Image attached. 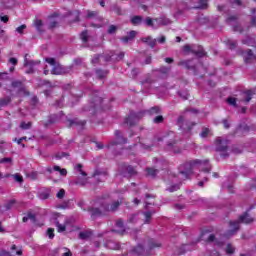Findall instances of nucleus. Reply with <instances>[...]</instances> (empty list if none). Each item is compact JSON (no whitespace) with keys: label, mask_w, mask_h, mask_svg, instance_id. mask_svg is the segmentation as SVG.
<instances>
[{"label":"nucleus","mask_w":256,"mask_h":256,"mask_svg":"<svg viewBox=\"0 0 256 256\" xmlns=\"http://www.w3.org/2000/svg\"><path fill=\"white\" fill-rule=\"evenodd\" d=\"M55 253H56L55 256H73V253H71V250L65 247L56 249Z\"/></svg>","instance_id":"16"},{"label":"nucleus","mask_w":256,"mask_h":256,"mask_svg":"<svg viewBox=\"0 0 256 256\" xmlns=\"http://www.w3.org/2000/svg\"><path fill=\"white\" fill-rule=\"evenodd\" d=\"M11 103V98L10 97H5L0 100V109L1 107H7L8 104Z\"/></svg>","instance_id":"30"},{"label":"nucleus","mask_w":256,"mask_h":256,"mask_svg":"<svg viewBox=\"0 0 256 256\" xmlns=\"http://www.w3.org/2000/svg\"><path fill=\"white\" fill-rule=\"evenodd\" d=\"M136 36L137 32L135 30H132L128 33L127 36L122 37L121 41H123L124 43H129V41H133V39H135Z\"/></svg>","instance_id":"17"},{"label":"nucleus","mask_w":256,"mask_h":256,"mask_svg":"<svg viewBox=\"0 0 256 256\" xmlns=\"http://www.w3.org/2000/svg\"><path fill=\"white\" fill-rule=\"evenodd\" d=\"M209 0H199V9H205Z\"/></svg>","instance_id":"51"},{"label":"nucleus","mask_w":256,"mask_h":256,"mask_svg":"<svg viewBox=\"0 0 256 256\" xmlns=\"http://www.w3.org/2000/svg\"><path fill=\"white\" fill-rule=\"evenodd\" d=\"M13 179L16 181V183H23V176L21 174H14L12 175Z\"/></svg>","instance_id":"40"},{"label":"nucleus","mask_w":256,"mask_h":256,"mask_svg":"<svg viewBox=\"0 0 256 256\" xmlns=\"http://www.w3.org/2000/svg\"><path fill=\"white\" fill-rule=\"evenodd\" d=\"M226 45H228L229 49H235L237 47V41L228 39L226 40Z\"/></svg>","instance_id":"33"},{"label":"nucleus","mask_w":256,"mask_h":256,"mask_svg":"<svg viewBox=\"0 0 256 256\" xmlns=\"http://www.w3.org/2000/svg\"><path fill=\"white\" fill-rule=\"evenodd\" d=\"M32 221V223H36L37 219L35 217V214L28 213L26 216L23 217L22 221L23 223H27V221Z\"/></svg>","instance_id":"23"},{"label":"nucleus","mask_w":256,"mask_h":256,"mask_svg":"<svg viewBox=\"0 0 256 256\" xmlns=\"http://www.w3.org/2000/svg\"><path fill=\"white\" fill-rule=\"evenodd\" d=\"M20 127L24 130H27V129H31V122H28V123H25V122H21L20 123Z\"/></svg>","instance_id":"48"},{"label":"nucleus","mask_w":256,"mask_h":256,"mask_svg":"<svg viewBox=\"0 0 256 256\" xmlns=\"http://www.w3.org/2000/svg\"><path fill=\"white\" fill-rule=\"evenodd\" d=\"M102 58L105 61V58L108 57V54L103 56V55H95L94 58L92 59V63H99V58Z\"/></svg>","instance_id":"42"},{"label":"nucleus","mask_w":256,"mask_h":256,"mask_svg":"<svg viewBox=\"0 0 256 256\" xmlns=\"http://www.w3.org/2000/svg\"><path fill=\"white\" fill-rule=\"evenodd\" d=\"M216 151L220 153V156L226 159L229 157V153H227V142H220L216 146Z\"/></svg>","instance_id":"12"},{"label":"nucleus","mask_w":256,"mask_h":256,"mask_svg":"<svg viewBox=\"0 0 256 256\" xmlns=\"http://www.w3.org/2000/svg\"><path fill=\"white\" fill-rule=\"evenodd\" d=\"M27 57H29V54H26L24 57V67H27L26 73H35V67H37V65H41V61L30 60Z\"/></svg>","instance_id":"7"},{"label":"nucleus","mask_w":256,"mask_h":256,"mask_svg":"<svg viewBox=\"0 0 256 256\" xmlns=\"http://www.w3.org/2000/svg\"><path fill=\"white\" fill-rule=\"evenodd\" d=\"M200 137L205 139V137H209V129L208 128H203L202 132L200 133Z\"/></svg>","instance_id":"46"},{"label":"nucleus","mask_w":256,"mask_h":256,"mask_svg":"<svg viewBox=\"0 0 256 256\" xmlns=\"http://www.w3.org/2000/svg\"><path fill=\"white\" fill-rule=\"evenodd\" d=\"M147 113H149V115H159V113H161V108H159L158 106H154L150 108Z\"/></svg>","instance_id":"28"},{"label":"nucleus","mask_w":256,"mask_h":256,"mask_svg":"<svg viewBox=\"0 0 256 256\" xmlns=\"http://www.w3.org/2000/svg\"><path fill=\"white\" fill-rule=\"evenodd\" d=\"M9 147H11V144L1 141L0 142V151L1 153H5V149H9Z\"/></svg>","instance_id":"32"},{"label":"nucleus","mask_w":256,"mask_h":256,"mask_svg":"<svg viewBox=\"0 0 256 256\" xmlns=\"http://www.w3.org/2000/svg\"><path fill=\"white\" fill-rule=\"evenodd\" d=\"M143 43H147V45H149L151 47V49H153L155 47V45H157V39H153L150 36L146 37V38H142Z\"/></svg>","instance_id":"20"},{"label":"nucleus","mask_w":256,"mask_h":256,"mask_svg":"<svg viewBox=\"0 0 256 256\" xmlns=\"http://www.w3.org/2000/svg\"><path fill=\"white\" fill-rule=\"evenodd\" d=\"M146 25H148V27H153V19H151V17L146 18Z\"/></svg>","instance_id":"63"},{"label":"nucleus","mask_w":256,"mask_h":256,"mask_svg":"<svg viewBox=\"0 0 256 256\" xmlns=\"http://www.w3.org/2000/svg\"><path fill=\"white\" fill-rule=\"evenodd\" d=\"M12 87L14 89H18V93H24V95H29V92H27L25 86H23V83L21 81L12 82Z\"/></svg>","instance_id":"14"},{"label":"nucleus","mask_w":256,"mask_h":256,"mask_svg":"<svg viewBox=\"0 0 256 256\" xmlns=\"http://www.w3.org/2000/svg\"><path fill=\"white\" fill-rule=\"evenodd\" d=\"M123 204V200H114L111 196L106 195L98 198L95 202L96 207H101L104 213H115L119 209V206Z\"/></svg>","instance_id":"2"},{"label":"nucleus","mask_w":256,"mask_h":256,"mask_svg":"<svg viewBox=\"0 0 256 256\" xmlns=\"http://www.w3.org/2000/svg\"><path fill=\"white\" fill-rule=\"evenodd\" d=\"M25 29H27V25L22 24L21 26L16 28L17 33H19L20 35H23V31H25Z\"/></svg>","instance_id":"47"},{"label":"nucleus","mask_w":256,"mask_h":256,"mask_svg":"<svg viewBox=\"0 0 256 256\" xmlns=\"http://www.w3.org/2000/svg\"><path fill=\"white\" fill-rule=\"evenodd\" d=\"M107 247H108V249H114V250H117V249H119V243H115V242H113V241H109L108 243H107Z\"/></svg>","instance_id":"34"},{"label":"nucleus","mask_w":256,"mask_h":256,"mask_svg":"<svg viewBox=\"0 0 256 256\" xmlns=\"http://www.w3.org/2000/svg\"><path fill=\"white\" fill-rule=\"evenodd\" d=\"M145 115V111L140 112H130L129 116L125 119L124 123L129 125V127H133V125H137L140 119H143Z\"/></svg>","instance_id":"5"},{"label":"nucleus","mask_w":256,"mask_h":256,"mask_svg":"<svg viewBox=\"0 0 256 256\" xmlns=\"http://www.w3.org/2000/svg\"><path fill=\"white\" fill-rule=\"evenodd\" d=\"M143 251H145V249L143 248L142 245H138V246L134 249V252L137 253L138 255H141V253H143Z\"/></svg>","instance_id":"50"},{"label":"nucleus","mask_w":256,"mask_h":256,"mask_svg":"<svg viewBox=\"0 0 256 256\" xmlns=\"http://www.w3.org/2000/svg\"><path fill=\"white\" fill-rule=\"evenodd\" d=\"M227 103L228 105H232V107H237V99H235L234 97H229L227 99Z\"/></svg>","instance_id":"41"},{"label":"nucleus","mask_w":256,"mask_h":256,"mask_svg":"<svg viewBox=\"0 0 256 256\" xmlns=\"http://www.w3.org/2000/svg\"><path fill=\"white\" fill-rule=\"evenodd\" d=\"M185 53H193V55H196V57H205V50H203V47L201 46H191L189 44H186L184 46Z\"/></svg>","instance_id":"6"},{"label":"nucleus","mask_w":256,"mask_h":256,"mask_svg":"<svg viewBox=\"0 0 256 256\" xmlns=\"http://www.w3.org/2000/svg\"><path fill=\"white\" fill-rule=\"evenodd\" d=\"M46 63H49V65H52V67H55V65H57L55 58H46Z\"/></svg>","instance_id":"53"},{"label":"nucleus","mask_w":256,"mask_h":256,"mask_svg":"<svg viewBox=\"0 0 256 256\" xmlns=\"http://www.w3.org/2000/svg\"><path fill=\"white\" fill-rule=\"evenodd\" d=\"M195 169H202L204 173H209L211 171L209 160H194L180 165L179 173L181 179H189V175H192Z\"/></svg>","instance_id":"1"},{"label":"nucleus","mask_w":256,"mask_h":256,"mask_svg":"<svg viewBox=\"0 0 256 256\" xmlns=\"http://www.w3.org/2000/svg\"><path fill=\"white\" fill-rule=\"evenodd\" d=\"M56 227L58 233H63L67 229V226H65V224H61L59 222H56Z\"/></svg>","instance_id":"35"},{"label":"nucleus","mask_w":256,"mask_h":256,"mask_svg":"<svg viewBox=\"0 0 256 256\" xmlns=\"http://www.w3.org/2000/svg\"><path fill=\"white\" fill-rule=\"evenodd\" d=\"M13 205H15V200H10L7 204H6V209H12Z\"/></svg>","instance_id":"59"},{"label":"nucleus","mask_w":256,"mask_h":256,"mask_svg":"<svg viewBox=\"0 0 256 256\" xmlns=\"http://www.w3.org/2000/svg\"><path fill=\"white\" fill-rule=\"evenodd\" d=\"M123 57H125L124 52H120L117 57H115V54L113 52H110V54H108V57L105 58V61H121Z\"/></svg>","instance_id":"15"},{"label":"nucleus","mask_w":256,"mask_h":256,"mask_svg":"<svg viewBox=\"0 0 256 256\" xmlns=\"http://www.w3.org/2000/svg\"><path fill=\"white\" fill-rule=\"evenodd\" d=\"M147 173H148V175H150V177H155V175H157V173H159V170H157L155 168H147Z\"/></svg>","instance_id":"37"},{"label":"nucleus","mask_w":256,"mask_h":256,"mask_svg":"<svg viewBox=\"0 0 256 256\" xmlns=\"http://www.w3.org/2000/svg\"><path fill=\"white\" fill-rule=\"evenodd\" d=\"M103 212L104 211L101 208V206H100V209L99 208H93V207L88 208V213H90V217L93 220L97 219V217H101V215H103Z\"/></svg>","instance_id":"13"},{"label":"nucleus","mask_w":256,"mask_h":256,"mask_svg":"<svg viewBox=\"0 0 256 256\" xmlns=\"http://www.w3.org/2000/svg\"><path fill=\"white\" fill-rule=\"evenodd\" d=\"M0 163H13V158H2L0 159Z\"/></svg>","instance_id":"58"},{"label":"nucleus","mask_w":256,"mask_h":256,"mask_svg":"<svg viewBox=\"0 0 256 256\" xmlns=\"http://www.w3.org/2000/svg\"><path fill=\"white\" fill-rule=\"evenodd\" d=\"M86 19H95V21H98V23L92 24L93 27H103V24L101 23L103 21V17L99 16V12L97 11L87 10Z\"/></svg>","instance_id":"9"},{"label":"nucleus","mask_w":256,"mask_h":256,"mask_svg":"<svg viewBox=\"0 0 256 256\" xmlns=\"http://www.w3.org/2000/svg\"><path fill=\"white\" fill-rule=\"evenodd\" d=\"M166 149L171 153H176V154L181 153V146H179V142L177 140L168 141Z\"/></svg>","instance_id":"11"},{"label":"nucleus","mask_w":256,"mask_h":256,"mask_svg":"<svg viewBox=\"0 0 256 256\" xmlns=\"http://www.w3.org/2000/svg\"><path fill=\"white\" fill-rule=\"evenodd\" d=\"M53 232H54V230L52 228L48 229L47 235H48L49 239H53V237H55V234Z\"/></svg>","instance_id":"60"},{"label":"nucleus","mask_w":256,"mask_h":256,"mask_svg":"<svg viewBox=\"0 0 256 256\" xmlns=\"http://www.w3.org/2000/svg\"><path fill=\"white\" fill-rule=\"evenodd\" d=\"M168 190L170 191V193H173V191L179 190V185L175 184V185L171 186L170 188H168Z\"/></svg>","instance_id":"61"},{"label":"nucleus","mask_w":256,"mask_h":256,"mask_svg":"<svg viewBox=\"0 0 256 256\" xmlns=\"http://www.w3.org/2000/svg\"><path fill=\"white\" fill-rule=\"evenodd\" d=\"M52 75H67L71 73V67H63L61 64H56L51 70Z\"/></svg>","instance_id":"10"},{"label":"nucleus","mask_w":256,"mask_h":256,"mask_svg":"<svg viewBox=\"0 0 256 256\" xmlns=\"http://www.w3.org/2000/svg\"><path fill=\"white\" fill-rule=\"evenodd\" d=\"M34 26L36 27L37 31H41V28L43 27V21L42 20H35Z\"/></svg>","instance_id":"38"},{"label":"nucleus","mask_w":256,"mask_h":256,"mask_svg":"<svg viewBox=\"0 0 256 256\" xmlns=\"http://www.w3.org/2000/svg\"><path fill=\"white\" fill-rule=\"evenodd\" d=\"M180 67H185L186 69H193V65L191 64V60H182L178 62Z\"/></svg>","instance_id":"25"},{"label":"nucleus","mask_w":256,"mask_h":256,"mask_svg":"<svg viewBox=\"0 0 256 256\" xmlns=\"http://www.w3.org/2000/svg\"><path fill=\"white\" fill-rule=\"evenodd\" d=\"M244 45H253V38L247 37L246 39L242 40Z\"/></svg>","instance_id":"49"},{"label":"nucleus","mask_w":256,"mask_h":256,"mask_svg":"<svg viewBox=\"0 0 256 256\" xmlns=\"http://www.w3.org/2000/svg\"><path fill=\"white\" fill-rule=\"evenodd\" d=\"M117 32V26H115V25H110L109 27H108V34L109 35H113V34H115Z\"/></svg>","instance_id":"43"},{"label":"nucleus","mask_w":256,"mask_h":256,"mask_svg":"<svg viewBox=\"0 0 256 256\" xmlns=\"http://www.w3.org/2000/svg\"><path fill=\"white\" fill-rule=\"evenodd\" d=\"M55 17H58V15L54 14L52 17H50L48 24L49 29H55V27H57V20H55Z\"/></svg>","instance_id":"26"},{"label":"nucleus","mask_w":256,"mask_h":256,"mask_svg":"<svg viewBox=\"0 0 256 256\" xmlns=\"http://www.w3.org/2000/svg\"><path fill=\"white\" fill-rule=\"evenodd\" d=\"M80 37H81V40H82L84 43H87V39H88L87 31L82 32L81 35H80Z\"/></svg>","instance_id":"55"},{"label":"nucleus","mask_w":256,"mask_h":256,"mask_svg":"<svg viewBox=\"0 0 256 256\" xmlns=\"http://www.w3.org/2000/svg\"><path fill=\"white\" fill-rule=\"evenodd\" d=\"M253 221H255V219H253L249 213L245 212L238 220L229 222L230 230L225 233V237H233V235L238 232L240 223H245L247 225L253 223Z\"/></svg>","instance_id":"3"},{"label":"nucleus","mask_w":256,"mask_h":256,"mask_svg":"<svg viewBox=\"0 0 256 256\" xmlns=\"http://www.w3.org/2000/svg\"><path fill=\"white\" fill-rule=\"evenodd\" d=\"M112 11H114V13H116V15H121V8H119L118 6H114L112 8Z\"/></svg>","instance_id":"62"},{"label":"nucleus","mask_w":256,"mask_h":256,"mask_svg":"<svg viewBox=\"0 0 256 256\" xmlns=\"http://www.w3.org/2000/svg\"><path fill=\"white\" fill-rule=\"evenodd\" d=\"M144 215V223H151V217H153V215H155V211H147V212H143Z\"/></svg>","instance_id":"24"},{"label":"nucleus","mask_w":256,"mask_h":256,"mask_svg":"<svg viewBox=\"0 0 256 256\" xmlns=\"http://www.w3.org/2000/svg\"><path fill=\"white\" fill-rule=\"evenodd\" d=\"M96 75H97V77H99V79H103V77H105L107 75V71L96 70Z\"/></svg>","instance_id":"45"},{"label":"nucleus","mask_w":256,"mask_h":256,"mask_svg":"<svg viewBox=\"0 0 256 256\" xmlns=\"http://www.w3.org/2000/svg\"><path fill=\"white\" fill-rule=\"evenodd\" d=\"M79 11L75 10L73 12H69L68 17H72L71 22L75 23L76 21H79Z\"/></svg>","instance_id":"27"},{"label":"nucleus","mask_w":256,"mask_h":256,"mask_svg":"<svg viewBox=\"0 0 256 256\" xmlns=\"http://www.w3.org/2000/svg\"><path fill=\"white\" fill-rule=\"evenodd\" d=\"M9 63H11V65H17V63H19V60H17V58H10Z\"/></svg>","instance_id":"64"},{"label":"nucleus","mask_w":256,"mask_h":256,"mask_svg":"<svg viewBox=\"0 0 256 256\" xmlns=\"http://www.w3.org/2000/svg\"><path fill=\"white\" fill-rule=\"evenodd\" d=\"M155 21L158 23V25H171V19L167 17L156 18Z\"/></svg>","instance_id":"21"},{"label":"nucleus","mask_w":256,"mask_h":256,"mask_svg":"<svg viewBox=\"0 0 256 256\" xmlns=\"http://www.w3.org/2000/svg\"><path fill=\"white\" fill-rule=\"evenodd\" d=\"M163 116L162 115H159V116H156L154 119H153V122L154 123H157V124H159V123H163Z\"/></svg>","instance_id":"54"},{"label":"nucleus","mask_w":256,"mask_h":256,"mask_svg":"<svg viewBox=\"0 0 256 256\" xmlns=\"http://www.w3.org/2000/svg\"><path fill=\"white\" fill-rule=\"evenodd\" d=\"M232 151L236 154L239 155L240 153H243V149H241V147L236 146L232 149Z\"/></svg>","instance_id":"57"},{"label":"nucleus","mask_w":256,"mask_h":256,"mask_svg":"<svg viewBox=\"0 0 256 256\" xmlns=\"http://www.w3.org/2000/svg\"><path fill=\"white\" fill-rule=\"evenodd\" d=\"M93 235L91 231H84L79 233V239H89Z\"/></svg>","instance_id":"29"},{"label":"nucleus","mask_w":256,"mask_h":256,"mask_svg":"<svg viewBox=\"0 0 256 256\" xmlns=\"http://www.w3.org/2000/svg\"><path fill=\"white\" fill-rule=\"evenodd\" d=\"M187 117V112H185L183 115L179 116L177 120L178 127H180V129L185 132H189L195 127V122H189Z\"/></svg>","instance_id":"4"},{"label":"nucleus","mask_w":256,"mask_h":256,"mask_svg":"<svg viewBox=\"0 0 256 256\" xmlns=\"http://www.w3.org/2000/svg\"><path fill=\"white\" fill-rule=\"evenodd\" d=\"M116 227L118 228L117 230H114L116 233H125V226L123 225V220H117L116 221Z\"/></svg>","instance_id":"22"},{"label":"nucleus","mask_w":256,"mask_h":256,"mask_svg":"<svg viewBox=\"0 0 256 256\" xmlns=\"http://www.w3.org/2000/svg\"><path fill=\"white\" fill-rule=\"evenodd\" d=\"M75 170L77 171V173H79V175L82 176V177H78L75 180V184L76 185H85L87 183V172L83 171V165L82 164L76 165Z\"/></svg>","instance_id":"8"},{"label":"nucleus","mask_w":256,"mask_h":256,"mask_svg":"<svg viewBox=\"0 0 256 256\" xmlns=\"http://www.w3.org/2000/svg\"><path fill=\"white\" fill-rule=\"evenodd\" d=\"M143 21V18L141 16H134L131 19L132 25H140V23Z\"/></svg>","instance_id":"31"},{"label":"nucleus","mask_w":256,"mask_h":256,"mask_svg":"<svg viewBox=\"0 0 256 256\" xmlns=\"http://www.w3.org/2000/svg\"><path fill=\"white\" fill-rule=\"evenodd\" d=\"M56 197L58 199H63V197H65V190L64 189L59 190V192L56 194Z\"/></svg>","instance_id":"56"},{"label":"nucleus","mask_w":256,"mask_h":256,"mask_svg":"<svg viewBox=\"0 0 256 256\" xmlns=\"http://www.w3.org/2000/svg\"><path fill=\"white\" fill-rule=\"evenodd\" d=\"M179 95L184 101H187V99H189V92L187 91H181L179 92Z\"/></svg>","instance_id":"44"},{"label":"nucleus","mask_w":256,"mask_h":256,"mask_svg":"<svg viewBox=\"0 0 256 256\" xmlns=\"http://www.w3.org/2000/svg\"><path fill=\"white\" fill-rule=\"evenodd\" d=\"M235 253V248L231 244L226 246V255H233Z\"/></svg>","instance_id":"36"},{"label":"nucleus","mask_w":256,"mask_h":256,"mask_svg":"<svg viewBox=\"0 0 256 256\" xmlns=\"http://www.w3.org/2000/svg\"><path fill=\"white\" fill-rule=\"evenodd\" d=\"M67 122H68V127H75V125H80L81 127H84V125L86 123L85 121H81L77 118H75L73 120L68 119Z\"/></svg>","instance_id":"18"},{"label":"nucleus","mask_w":256,"mask_h":256,"mask_svg":"<svg viewBox=\"0 0 256 256\" xmlns=\"http://www.w3.org/2000/svg\"><path fill=\"white\" fill-rule=\"evenodd\" d=\"M245 63H251L252 61H256V56L253 54V51L248 50L246 55L244 56Z\"/></svg>","instance_id":"19"},{"label":"nucleus","mask_w":256,"mask_h":256,"mask_svg":"<svg viewBox=\"0 0 256 256\" xmlns=\"http://www.w3.org/2000/svg\"><path fill=\"white\" fill-rule=\"evenodd\" d=\"M125 169L129 175H135V169L132 166H125Z\"/></svg>","instance_id":"52"},{"label":"nucleus","mask_w":256,"mask_h":256,"mask_svg":"<svg viewBox=\"0 0 256 256\" xmlns=\"http://www.w3.org/2000/svg\"><path fill=\"white\" fill-rule=\"evenodd\" d=\"M253 94L251 93V91H248L244 94V102L245 103H249V101H251Z\"/></svg>","instance_id":"39"}]
</instances>
